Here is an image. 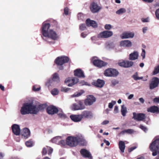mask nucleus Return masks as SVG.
I'll return each instance as SVG.
<instances>
[{"label":"nucleus","instance_id":"6e6d98bb","mask_svg":"<svg viewBox=\"0 0 159 159\" xmlns=\"http://www.w3.org/2000/svg\"><path fill=\"white\" fill-rule=\"evenodd\" d=\"M145 51L143 49H142V52L141 54V56L142 57L143 59H144L145 57Z\"/></svg>","mask_w":159,"mask_h":159},{"label":"nucleus","instance_id":"bf43d9fd","mask_svg":"<svg viewBox=\"0 0 159 159\" xmlns=\"http://www.w3.org/2000/svg\"><path fill=\"white\" fill-rule=\"evenodd\" d=\"M118 112V108L117 106H115L114 107V112L115 113H116Z\"/></svg>","mask_w":159,"mask_h":159},{"label":"nucleus","instance_id":"cd10ccee","mask_svg":"<svg viewBox=\"0 0 159 159\" xmlns=\"http://www.w3.org/2000/svg\"><path fill=\"white\" fill-rule=\"evenodd\" d=\"M147 111L148 112H150L153 113H158L159 109L158 108L155 106H152L148 108Z\"/></svg>","mask_w":159,"mask_h":159},{"label":"nucleus","instance_id":"0eeeda50","mask_svg":"<svg viewBox=\"0 0 159 159\" xmlns=\"http://www.w3.org/2000/svg\"><path fill=\"white\" fill-rule=\"evenodd\" d=\"M70 108L73 111L82 110L85 108V106L82 101H79L78 104L74 103L72 104Z\"/></svg>","mask_w":159,"mask_h":159},{"label":"nucleus","instance_id":"a18cd8bd","mask_svg":"<svg viewBox=\"0 0 159 159\" xmlns=\"http://www.w3.org/2000/svg\"><path fill=\"white\" fill-rule=\"evenodd\" d=\"M80 85H88L89 86H90V84H88V83L85 82L84 80H82L80 82Z\"/></svg>","mask_w":159,"mask_h":159},{"label":"nucleus","instance_id":"f3484780","mask_svg":"<svg viewBox=\"0 0 159 159\" xmlns=\"http://www.w3.org/2000/svg\"><path fill=\"white\" fill-rule=\"evenodd\" d=\"M20 134L22 137L27 139L30 136V131L27 128H25L22 130Z\"/></svg>","mask_w":159,"mask_h":159},{"label":"nucleus","instance_id":"72a5a7b5","mask_svg":"<svg viewBox=\"0 0 159 159\" xmlns=\"http://www.w3.org/2000/svg\"><path fill=\"white\" fill-rule=\"evenodd\" d=\"M52 80L54 81L59 82L60 81V79L57 73H55L53 74Z\"/></svg>","mask_w":159,"mask_h":159},{"label":"nucleus","instance_id":"864d4df0","mask_svg":"<svg viewBox=\"0 0 159 159\" xmlns=\"http://www.w3.org/2000/svg\"><path fill=\"white\" fill-rule=\"evenodd\" d=\"M139 77L138 76V74L137 73H135L134 75L132 76V77L135 80H137L138 79Z\"/></svg>","mask_w":159,"mask_h":159},{"label":"nucleus","instance_id":"a211bd4d","mask_svg":"<svg viewBox=\"0 0 159 159\" xmlns=\"http://www.w3.org/2000/svg\"><path fill=\"white\" fill-rule=\"evenodd\" d=\"M82 118H85L87 119L91 118L93 117V115L92 113L90 111H83L81 114Z\"/></svg>","mask_w":159,"mask_h":159},{"label":"nucleus","instance_id":"412c9836","mask_svg":"<svg viewBox=\"0 0 159 159\" xmlns=\"http://www.w3.org/2000/svg\"><path fill=\"white\" fill-rule=\"evenodd\" d=\"M81 154L84 157H87L90 159H92V157L90 152L87 150L83 149L80 151Z\"/></svg>","mask_w":159,"mask_h":159},{"label":"nucleus","instance_id":"4468645a","mask_svg":"<svg viewBox=\"0 0 159 159\" xmlns=\"http://www.w3.org/2000/svg\"><path fill=\"white\" fill-rule=\"evenodd\" d=\"M134 62L132 61H125L119 62L120 66L125 68H129L131 67L134 65Z\"/></svg>","mask_w":159,"mask_h":159},{"label":"nucleus","instance_id":"4d7b16f0","mask_svg":"<svg viewBox=\"0 0 159 159\" xmlns=\"http://www.w3.org/2000/svg\"><path fill=\"white\" fill-rule=\"evenodd\" d=\"M149 17L146 18H142V21L143 22H149Z\"/></svg>","mask_w":159,"mask_h":159},{"label":"nucleus","instance_id":"f257e3e1","mask_svg":"<svg viewBox=\"0 0 159 159\" xmlns=\"http://www.w3.org/2000/svg\"><path fill=\"white\" fill-rule=\"evenodd\" d=\"M50 24L44 22L42 24L41 33L43 40L50 44H54L60 39V35L52 29H50Z\"/></svg>","mask_w":159,"mask_h":159},{"label":"nucleus","instance_id":"9d476101","mask_svg":"<svg viewBox=\"0 0 159 159\" xmlns=\"http://www.w3.org/2000/svg\"><path fill=\"white\" fill-rule=\"evenodd\" d=\"M79 81V79L76 77L73 78H66L65 81L68 86L70 87L77 84Z\"/></svg>","mask_w":159,"mask_h":159},{"label":"nucleus","instance_id":"e2e57ef3","mask_svg":"<svg viewBox=\"0 0 159 159\" xmlns=\"http://www.w3.org/2000/svg\"><path fill=\"white\" fill-rule=\"evenodd\" d=\"M109 123V121L108 120H105L101 123L102 125H105L108 124Z\"/></svg>","mask_w":159,"mask_h":159},{"label":"nucleus","instance_id":"7ed1b4c3","mask_svg":"<svg viewBox=\"0 0 159 159\" xmlns=\"http://www.w3.org/2000/svg\"><path fill=\"white\" fill-rule=\"evenodd\" d=\"M36 109L33 102H25L23 104L20 112L22 115L36 114Z\"/></svg>","mask_w":159,"mask_h":159},{"label":"nucleus","instance_id":"2eb2a0df","mask_svg":"<svg viewBox=\"0 0 159 159\" xmlns=\"http://www.w3.org/2000/svg\"><path fill=\"white\" fill-rule=\"evenodd\" d=\"M47 111L48 114L53 115L56 113L58 111V110L55 107L50 106L47 107Z\"/></svg>","mask_w":159,"mask_h":159},{"label":"nucleus","instance_id":"20e7f679","mask_svg":"<svg viewBox=\"0 0 159 159\" xmlns=\"http://www.w3.org/2000/svg\"><path fill=\"white\" fill-rule=\"evenodd\" d=\"M150 150L153 152L152 156H155L157 155L156 159H159V138L154 140L150 145Z\"/></svg>","mask_w":159,"mask_h":159},{"label":"nucleus","instance_id":"2f4dec72","mask_svg":"<svg viewBox=\"0 0 159 159\" xmlns=\"http://www.w3.org/2000/svg\"><path fill=\"white\" fill-rule=\"evenodd\" d=\"M61 139V136H56L52 139L51 141L52 142L58 144Z\"/></svg>","mask_w":159,"mask_h":159},{"label":"nucleus","instance_id":"7c9ffc66","mask_svg":"<svg viewBox=\"0 0 159 159\" xmlns=\"http://www.w3.org/2000/svg\"><path fill=\"white\" fill-rule=\"evenodd\" d=\"M119 148L122 153L124 152L125 148V144L124 142L120 141L119 142Z\"/></svg>","mask_w":159,"mask_h":159},{"label":"nucleus","instance_id":"9b49d317","mask_svg":"<svg viewBox=\"0 0 159 159\" xmlns=\"http://www.w3.org/2000/svg\"><path fill=\"white\" fill-rule=\"evenodd\" d=\"M113 34L112 31L106 30L100 32L98 35V37L99 38H107L111 37Z\"/></svg>","mask_w":159,"mask_h":159},{"label":"nucleus","instance_id":"4be33fe9","mask_svg":"<svg viewBox=\"0 0 159 159\" xmlns=\"http://www.w3.org/2000/svg\"><path fill=\"white\" fill-rule=\"evenodd\" d=\"M86 23L88 26H92L94 28L98 27V24L95 21L91 20L89 19H88L86 21Z\"/></svg>","mask_w":159,"mask_h":159},{"label":"nucleus","instance_id":"680f3d73","mask_svg":"<svg viewBox=\"0 0 159 159\" xmlns=\"http://www.w3.org/2000/svg\"><path fill=\"white\" fill-rule=\"evenodd\" d=\"M148 28L147 27H144L143 28V33L144 34L148 30Z\"/></svg>","mask_w":159,"mask_h":159},{"label":"nucleus","instance_id":"c03bdc74","mask_svg":"<svg viewBox=\"0 0 159 159\" xmlns=\"http://www.w3.org/2000/svg\"><path fill=\"white\" fill-rule=\"evenodd\" d=\"M155 15L157 19L159 20V8L157 9L155 11Z\"/></svg>","mask_w":159,"mask_h":159},{"label":"nucleus","instance_id":"e433bc0d","mask_svg":"<svg viewBox=\"0 0 159 159\" xmlns=\"http://www.w3.org/2000/svg\"><path fill=\"white\" fill-rule=\"evenodd\" d=\"M58 115L60 117L63 118L66 117V115L63 113L61 110H58Z\"/></svg>","mask_w":159,"mask_h":159},{"label":"nucleus","instance_id":"4c0bfd02","mask_svg":"<svg viewBox=\"0 0 159 159\" xmlns=\"http://www.w3.org/2000/svg\"><path fill=\"white\" fill-rule=\"evenodd\" d=\"M77 17L78 20H84V16L82 13H79L78 14Z\"/></svg>","mask_w":159,"mask_h":159},{"label":"nucleus","instance_id":"a19ab883","mask_svg":"<svg viewBox=\"0 0 159 159\" xmlns=\"http://www.w3.org/2000/svg\"><path fill=\"white\" fill-rule=\"evenodd\" d=\"M159 73V65L155 67L153 71V75H155Z\"/></svg>","mask_w":159,"mask_h":159},{"label":"nucleus","instance_id":"49530a36","mask_svg":"<svg viewBox=\"0 0 159 159\" xmlns=\"http://www.w3.org/2000/svg\"><path fill=\"white\" fill-rule=\"evenodd\" d=\"M139 127L145 132H146L148 130L147 128L142 125H141Z\"/></svg>","mask_w":159,"mask_h":159},{"label":"nucleus","instance_id":"0e129e2a","mask_svg":"<svg viewBox=\"0 0 159 159\" xmlns=\"http://www.w3.org/2000/svg\"><path fill=\"white\" fill-rule=\"evenodd\" d=\"M154 102L159 103V98H155L153 99Z\"/></svg>","mask_w":159,"mask_h":159},{"label":"nucleus","instance_id":"393cba45","mask_svg":"<svg viewBox=\"0 0 159 159\" xmlns=\"http://www.w3.org/2000/svg\"><path fill=\"white\" fill-rule=\"evenodd\" d=\"M139 54L138 52L134 51L129 55V59L131 60H134L138 59Z\"/></svg>","mask_w":159,"mask_h":159},{"label":"nucleus","instance_id":"603ef678","mask_svg":"<svg viewBox=\"0 0 159 159\" xmlns=\"http://www.w3.org/2000/svg\"><path fill=\"white\" fill-rule=\"evenodd\" d=\"M111 83H112V85L113 86H115L116 84H118L119 83V81L118 80H113L111 81Z\"/></svg>","mask_w":159,"mask_h":159},{"label":"nucleus","instance_id":"de8ad7c7","mask_svg":"<svg viewBox=\"0 0 159 159\" xmlns=\"http://www.w3.org/2000/svg\"><path fill=\"white\" fill-rule=\"evenodd\" d=\"M52 81L51 79H48L47 80V82L46 83V85L47 86L48 88H49L50 86L51 85Z\"/></svg>","mask_w":159,"mask_h":159},{"label":"nucleus","instance_id":"b1692460","mask_svg":"<svg viewBox=\"0 0 159 159\" xmlns=\"http://www.w3.org/2000/svg\"><path fill=\"white\" fill-rule=\"evenodd\" d=\"M74 75L79 78H84L85 76L82 70L80 69H78L74 70Z\"/></svg>","mask_w":159,"mask_h":159},{"label":"nucleus","instance_id":"338daca9","mask_svg":"<svg viewBox=\"0 0 159 159\" xmlns=\"http://www.w3.org/2000/svg\"><path fill=\"white\" fill-rule=\"evenodd\" d=\"M155 8V7H154L153 5L150 7V11L152 13L154 11Z\"/></svg>","mask_w":159,"mask_h":159},{"label":"nucleus","instance_id":"1a4fd4ad","mask_svg":"<svg viewBox=\"0 0 159 159\" xmlns=\"http://www.w3.org/2000/svg\"><path fill=\"white\" fill-rule=\"evenodd\" d=\"M159 84V79L156 77H154L150 81L149 89L152 90L157 87Z\"/></svg>","mask_w":159,"mask_h":159},{"label":"nucleus","instance_id":"bb28decb","mask_svg":"<svg viewBox=\"0 0 159 159\" xmlns=\"http://www.w3.org/2000/svg\"><path fill=\"white\" fill-rule=\"evenodd\" d=\"M70 117L73 121L76 122L80 121L82 119L81 114L70 115Z\"/></svg>","mask_w":159,"mask_h":159},{"label":"nucleus","instance_id":"5fc2aeb1","mask_svg":"<svg viewBox=\"0 0 159 159\" xmlns=\"http://www.w3.org/2000/svg\"><path fill=\"white\" fill-rule=\"evenodd\" d=\"M70 88H69L63 87L61 89V91L65 92H68L70 90Z\"/></svg>","mask_w":159,"mask_h":159},{"label":"nucleus","instance_id":"37998d69","mask_svg":"<svg viewBox=\"0 0 159 159\" xmlns=\"http://www.w3.org/2000/svg\"><path fill=\"white\" fill-rule=\"evenodd\" d=\"M116 102L115 101H112L111 102L109 103L108 107L110 108H112L113 106L116 103Z\"/></svg>","mask_w":159,"mask_h":159},{"label":"nucleus","instance_id":"3c124183","mask_svg":"<svg viewBox=\"0 0 159 159\" xmlns=\"http://www.w3.org/2000/svg\"><path fill=\"white\" fill-rule=\"evenodd\" d=\"M58 144L64 146L66 144L65 141L64 140H61V139L60 140V142Z\"/></svg>","mask_w":159,"mask_h":159},{"label":"nucleus","instance_id":"aec40b11","mask_svg":"<svg viewBox=\"0 0 159 159\" xmlns=\"http://www.w3.org/2000/svg\"><path fill=\"white\" fill-rule=\"evenodd\" d=\"M134 34L133 32H126L123 33L121 35V38L124 39L132 38L134 37Z\"/></svg>","mask_w":159,"mask_h":159},{"label":"nucleus","instance_id":"052dcab7","mask_svg":"<svg viewBox=\"0 0 159 159\" xmlns=\"http://www.w3.org/2000/svg\"><path fill=\"white\" fill-rule=\"evenodd\" d=\"M136 147H135V146L132 147L131 148L129 149L128 151L129 152H131L132 151H133V150H134V149H136Z\"/></svg>","mask_w":159,"mask_h":159},{"label":"nucleus","instance_id":"c9c22d12","mask_svg":"<svg viewBox=\"0 0 159 159\" xmlns=\"http://www.w3.org/2000/svg\"><path fill=\"white\" fill-rule=\"evenodd\" d=\"M126 11V9L124 8H121L116 12V14L120 15L123 13L125 12Z\"/></svg>","mask_w":159,"mask_h":159},{"label":"nucleus","instance_id":"13d9d810","mask_svg":"<svg viewBox=\"0 0 159 159\" xmlns=\"http://www.w3.org/2000/svg\"><path fill=\"white\" fill-rule=\"evenodd\" d=\"M69 9L67 7H66L64 9V12L65 14L67 15L68 14Z\"/></svg>","mask_w":159,"mask_h":159},{"label":"nucleus","instance_id":"423d86ee","mask_svg":"<svg viewBox=\"0 0 159 159\" xmlns=\"http://www.w3.org/2000/svg\"><path fill=\"white\" fill-rule=\"evenodd\" d=\"M118 71L116 69L108 68L105 70L104 72V75L107 77H116L118 75Z\"/></svg>","mask_w":159,"mask_h":159},{"label":"nucleus","instance_id":"dca6fc26","mask_svg":"<svg viewBox=\"0 0 159 159\" xmlns=\"http://www.w3.org/2000/svg\"><path fill=\"white\" fill-rule=\"evenodd\" d=\"M91 11L93 13L98 12L100 9L98 4L94 2L92 3L90 6Z\"/></svg>","mask_w":159,"mask_h":159},{"label":"nucleus","instance_id":"09e8293b","mask_svg":"<svg viewBox=\"0 0 159 159\" xmlns=\"http://www.w3.org/2000/svg\"><path fill=\"white\" fill-rule=\"evenodd\" d=\"M86 27L84 24H82L80 26V29L81 30H84L86 29Z\"/></svg>","mask_w":159,"mask_h":159},{"label":"nucleus","instance_id":"774afa93","mask_svg":"<svg viewBox=\"0 0 159 159\" xmlns=\"http://www.w3.org/2000/svg\"><path fill=\"white\" fill-rule=\"evenodd\" d=\"M140 102L143 104L144 102V100L143 98H140L139 99Z\"/></svg>","mask_w":159,"mask_h":159},{"label":"nucleus","instance_id":"f03ea898","mask_svg":"<svg viewBox=\"0 0 159 159\" xmlns=\"http://www.w3.org/2000/svg\"><path fill=\"white\" fill-rule=\"evenodd\" d=\"M85 142V140L81 135L68 136L66 139V144L71 147L76 146L79 144L84 145Z\"/></svg>","mask_w":159,"mask_h":159},{"label":"nucleus","instance_id":"69168bd1","mask_svg":"<svg viewBox=\"0 0 159 159\" xmlns=\"http://www.w3.org/2000/svg\"><path fill=\"white\" fill-rule=\"evenodd\" d=\"M87 35V34L85 32H84L81 34V37H82L83 38H84L86 37Z\"/></svg>","mask_w":159,"mask_h":159},{"label":"nucleus","instance_id":"ddd939ff","mask_svg":"<svg viewBox=\"0 0 159 159\" xmlns=\"http://www.w3.org/2000/svg\"><path fill=\"white\" fill-rule=\"evenodd\" d=\"M133 114L132 118L138 121H142L146 117L145 115L142 113H136L135 112H133Z\"/></svg>","mask_w":159,"mask_h":159},{"label":"nucleus","instance_id":"6e6552de","mask_svg":"<svg viewBox=\"0 0 159 159\" xmlns=\"http://www.w3.org/2000/svg\"><path fill=\"white\" fill-rule=\"evenodd\" d=\"M92 61L94 65L99 68L105 66L107 65L106 62L98 59L96 57H93Z\"/></svg>","mask_w":159,"mask_h":159},{"label":"nucleus","instance_id":"c85d7f7f","mask_svg":"<svg viewBox=\"0 0 159 159\" xmlns=\"http://www.w3.org/2000/svg\"><path fill=\"white\" fill-rule=\"evenodd\" d=\"M105 84L104 81L102 80L98 79L97 81L93 83V85L99 88H102Z\"/></svg>","mask_w":159,"mask_h":159},{"label":"nucleus","instance_id":"c756f323","mask_svg":"<svg viewBox=\"0 0 159 159\" xmlns=\"http://www.w3.org/2000/svg\"><path fill=\"white\" fill-rule=\"evenodd\" d=\"M46 105L45 104H41L39 106H37L35 105H34V106L35 107L36 111V114L38 112L39 110H42L45 108L46 107Z\"/></svg>","mask_w":159,"mask_h":159},{"label":"nucleus","instance_id":"a878e982","mask_svg":"<svg viewBox=\"0 0 159 159\" xmlns=\"http://www.w3.org/2000/svg\"><path fill=\"white\" fill-rule=\"evenodd\" d=\"M132 43L129 40L122 41L120 42V45L122 47H130L132 46Z\"/></svg>","mask_w":159,"mask_h":159},{"label":"nucleus","instance_id":"6ab92c4d","mask_svg":"<svg viewBox=\"0 0 159 159\" xmlns=\"http://www.w3.org/2000/svg\"><path fill=\"white\" fill-rule=\"evenodd\" d=\"M11 129L14 134L16 135L20 134V130L19 125L17 124H14L12 126Z\"/></svg>","mask_w":159,"mask_h":159},{"label":"nucleus","instance_id":"79ce46f5","mask_svg":"<svg viewBox=\"0 0 159 159\" xmlns=\"http://www.w3.org/2000/svg\"><path fill=\"white\" fill-rule=\"evenodd\" d=\"M59 93L58 90L57 89H54L51 91L52 94L53 95H57Z\"/></svg>","mask_w":159,"mask_h":159},{"label":"nucleus","instance_id":"39448f33","mask_svg":"<svg viewBox=\"0 0 159 159\" xmlns=\"http://www.w3.org/2000/svg\"><path fill=\"white\" fill-rule=\"evenodd\" d=\"M69 60V57L65 56H62L57 57L54 61L55 63L58 66H60L59 68L60 70L63 69L62 66L64 64L68 62Z\"/></svg>","mask_w":159,"mask_h":159},{"label":"nucleus","instance_id":"ea45409f","mask_svg":"<svg viewBox=\"0 0 159 159\" xmlns=\"http://www.w3.org/2000/svg\"><path fill=\"white\" fill-rule=\"evenodd\" d=\"M41 89V87L40 86L38 85H34L33 86L32 89L35 92H37L39 91Z\"/></svg>","mask_w":159,"mask_h":159},{"label":"nucleus","instance_id":"5701e85b","mask_svg":"<svg viewBox=\"0 0 159 159\" xmlns=\"http://www.w3.org/2000/svg\"><path fill=\"white\" fill-rule=\"evenodd\" d=\"M52 148L50 147L47 146L43 148L42 153L43 155H45L47 153L48 155H50L52 154Z\"/></svg>","mask_w":159,"mask_h":159},{"label":"nucleus","instance_id":"f8f14e48","mask_svg":"<svg viewBox=\"0 0 159 159\" xmlns=\"http://www.w3.org/2000/svg\"><path fill=\"white\" fill-rule=\"evenodd\" d=\"M96 99L93 96L90 95L87 97L85 100L84 103L85 105L90 106L96 101Z\"/></svg>","mask_w":159,"mask_h":159},{"label":"nucleus","instance_id":"8fccbe9b","mask_svg":"<svg viewBox=\"0 0 159 159\" xmlns=\"http://www.w3.org/2000/svg\"><path fill=\"white\" fill-rule=\"evenodd\" d=\"M112 28V26L110 24H106L105 25V28L107 30H110Z\"/></svg>","mask_w":159,"mask_h":159},{"label":"nucleus","instance_id":"58836bf2","mask_svg":"<svg viewBox=\"0 0 159 159\" xmlns=\"http://www.w3.org/2000/svg\"><path fill=\"white\" fill-rule=\"evenodd\" d=\"M25 145L27 147H31L33 145V143L31 140H30L26 142Z\"/></svg>","mask_w":159,"mask_h":159},{"label":"nucleus","instance_id":"f704fd0d","mask_svg":"<svg viewBox=\"0 0 159 159\" xmlns=\"http://www.w3.org/2000/svg\"><path fill=\"white\" fill-rule=\"evenodd\" d=\"M121 111L122 115L124 116H125L127 110L126 108L124 107V105L121 106Z\"/></svg>","mask_w":159,"mask_h":159},{"label":"nucleus","instance_id":"473e14b6","mask_svg":"<svg viewBox=\"0 0 159 159\" xmlns=\"http://www.w3.org/2000/svg\"><path fill=\"white\" fill-rule=\"evenodd\" d=\"M134 131L132 129H125L123 131H122L120 133V134H124L125 133L128 134H131L134 132Z\"/></svg>","mask_w":159,"mask_h":159}]
</instances>
